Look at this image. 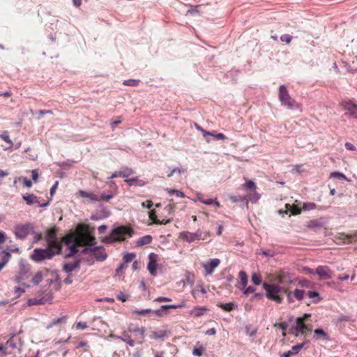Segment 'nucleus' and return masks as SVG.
<instances>
[{
	"label": "nucleus",
	"mask_w": 357,
	"mask_h": 357,
	"mask_svg": "<svg viewBox=\"0 0 357 357\" xmlns=\"http://www.w3.org/2000/svg\"><path fill=\"white\" fill-rule=\"evenodd\" d=\"M220 261L219 259L215 258L210 259L207 263L203 264V267L206 274H211L213 272L214 269L218 266Z\"/></svg>",
	"instance_id": "nucleus-20"
},
{
	"label": "nucleus",
	"mask_w": 357,
	"mask_h": 357,
	"mask_svg": "<svg viewBox=\"0 0 357 357\" xmlns=\"http://www.w3.org/2000/svg\"><path fill=\"white\" fill-rule=\"evenodd\" d=\"M134 174V171L128 167H123L122 170L114 172L108 179H112L116 177L128 178Z\"/></svg>",
	"instance_id": "nucleus-22"
},
{
	"label": "nucleus",
	"mask_w": 357,
	"mask_h": 357,
	"mask_svg": "<svg viewBox=\"0 0 357 357\" xmlns=\"http://www.w3.org/2000/svg\"><path fill=\"white\" fill-rule=\"evenodd\" d=\"M252 193L249 195V200L252 203H256L261 197V195L256 192V190L255 191H251Z\"/></svg>",
	"instance_id": "nucleus-50"
},
{
	"label": "nucleus",
	"mask_w": 357,
	"mask_h": 357,
	"mask_svg": "<svg viewBox=\"0 0 357 357\" xmlns=\"http://www.w3.org/2000/svg\"><path fill=\"white\" fill-rule=\"evenodd\" d=\"M315 273L321 279L328 280L333 277V271L327 266H318L316 268Z\"/></svg>",
	"instance_id": "nucleus-16"
},
{
	"label": "nucleus",
	"mask_w": 357,
	"mask_h": 357,
	"mask_svg": "<svg viewBox=\"0 0 357 357\" xmlns=\"http://www.w3.org/2000/svg\"><path fill=\"white\" fill-rule=\"evenodd\" d=\"M239 278H240V286L238 287L239 289H243L246 287L248 284V275L247 273L244 271H241L239 272Z\"/></svg>",
	"instance_id": "nucleus-36"
},
{
	"label": "nucleus",
	"mask_w": 357,
	"mask_h": 357,
	"mask_svg": "<svg viewBox=\"0 0 357 357\" xmlns=\"http://www.w3.org/2000/svg\"><path fill=\"white\" fill-rule=\"evenodd\" d=\"M152 240H153V237H152V236H151L149 234L143 236L142 237H139L137 240V241L135 243V246L141 247V246H143L145 245H148L152 242Z\"/></svg>",
	"instance_id": "nucleus-29"
},
{
	"label": "nucleus",
	"mask_w": 357,
	"mask_h": 357,
	"mask_svg": "<svg viewBox=\"0 0 357 357\" xmlns=\"http://www.w3.org/2000/svg\"><path fill=\"white\" fill-rule=\"evenodd\" d=\"M52 273L54 275L55 277V279L54 280V282H57V285H56V290H59L60 288H61V279H60V277L59 275V274L57 273V271L56 270H54L52 271Z\"/></svg>",
	"instance_id": "nucleus-58"
},
{
	"label": "nucleus",
	"mask_w": 357,
	"mask_h": 357,
	"mask_svg": "<svg viewBox=\"0 0 357 357\" xmlns=\"http://www.w3.org/2000/svg\"><path fill=\"white\" fill-rule=\"evenodd\" d=\"M19 272L14 278V281L16 283H20L22 281L28 279L31 275V265L26 259H21L19 263Z\"/></svg>",
	"instance_id": "nucleus-5"
},
{
	"label": "nucleus",
	"mask_w": 357,
	"mask_h": 357,
	"mask_svg": "<svg viewBox=\"0 0 357 357\" xmlns=\"http://www.w3.org/2000/svg\"><path fill=\"white\" fill-rule=\"evenodd\" d=\"M158 255L154 252H151L149 255V263L147 265V269L152 275H155L156 269L158 267Z\"/></svg>",
	"instance_id": "nucleus-17"
},
{
	"label": "nucleus",
	"mask_w": 357,
	"mask_h": 357,
	"mask_svg": "<svg viewBox=\"0 0 357 357\" xmlns=\"http://www.w3.org/2000/svg\"><path fill=\"white\" fill-rule=\"evenodd\" d=\"M262 287L266 291V297L269 300L280 304L283 302V297L280 294H285L287 288L281 287L278 284H269L267 282H264Z\"/></svg>",
	"instance_id": "nucleus-2"
},
{
	"label": "nucleus",
	"mask_w": 357,
	"mask_h": 357,
	"mask_svg": "<svg viewBox=\"0 0 357 357\" xmlns=\"http://www.w3.org/2000/svg\"><path fill=\"white\" fill-rule=\"evenodd\" d=\"M59 231V228L56 226L50 227L45 231L44 239L46 243H49L51 241H53L58 238L57 233Z\"/></svg>",
	"instance_id": "nucleus-21"
},
{
	"label": "nucleus",
	"mask_w": 357,
	"mask_h": 357,
	"mask_svg": "<svg viewBox=\"0 0 357 357\" xmlns=\"http://www.w3.org/2000/svg\"><path fill=\"white\" fill-rule=\"evenodd\" d=\"M291 40L292 36L289 34H283L280 36V40L287 43H289Z\"/></svg>",
	"instance_id": "nucleus-64"
},
{
	"label": "nucleus",
	"mask_w": 357,
	"mask_h": 357,
	"mask_svg": "<svg viewBox=\"0 0 357 357\" xmlns=\"http://www.w3.org/2000/svg\"><path fill=\"white\" fill-rule=\"evenodd\" d=\"M0 138L3 139L5 142L8 143L10 146L13 145V142L11 139H10V137L8 135V133L7 131H4L2 134L0 135Z\"/></svg>",
	"instance_id": "nucleus-61"
},
{
	"label": "nucleus",
	"mask_w": 357,
	"mask_h": 357,
	"mask_svg": "<svg viewBox=\"0 0 357 357\" xmlns=\"http://www.w3.org/2000/svg\"><path fill=\"white\" fill-rule=\"evenodd\" d=\"M285 208H287V211H285L286 213H287V211L291 213L292 215H298L301 212V208L296 205H290L289 204H285Z\"/></svg>",
	"instance_id": "nucleus-34"
},
{
	"label": "nucleus",
	"mask_w": 357,
	"mask_h": 357,
	"mask_svg": "<svg viewBox=\"0 0 357 357\" xmlns=\"http://www.w3.org/2000/svg\"><path fill=\"white\" fill-rule=\"evenodd\" d=\"M66 319L67 316H62L61 317L54 318L47 324V325L46 326V328L50 329L56 325H59L61 324L66 323Z\"/></svg>",
	"instance_id": "nucleus-31"
},
{
	"label": "nucleus",
	"mask_w": 357,
	"mask_h": 357,
	"mask_svg": "<svg viewBox=\"0 0 357 357\" xmlns=\"http://www.w3.org/2000/svg\"><path fill=\"white\" fill-rule=\"evenodd\" d=\"M140 82L139 79H128L126 80H124L123 82V85L126 86H137Z\"/></svg>",
	"instance_id": "nucleus-49"
},
{
	"label": "nucleus",
	"mask_w": 357,
	"mask_h": 357,
	"mask_svg": "<svg viewBox=\"0 0 357 357\" xmlns=\"http://www.w3.org/2000/svg\"><path fill=\"white\" fill-rule=\"evenodd\" d=\"M54 257V253H53L52 249L47 248H37L33 250V252L31 253L30 258L33 261L38 263L46 259H52Z\"/></svg>",
	"instance_id": "nucleus-4"
},
{
	"label": "nucleus",
	"mask_w": 357,
	"mask_h": 357,
	"mask_svg": "<svg viewBox=\"0 0 357 357\" xmlns=\"http://www.w3.org/2000/svg\"><path fill=\"white\" fill-rule=\"evenodd\" d=\"M149 218L152 220L153 223L155 225L160 223V220L158 219L156 211L155 210H151L149 212Z\"/></svg>",
	"instance_id": "nucleus-54"
},
{
	"label": "nucleus",
	"mask_w": 357,
	"mask_h": 357,
	"mask_svg": "<svg viewBox=\"0 0 357 357\" xmlns=\"http://www.w3.org/2000/svg\"><path fill=\"white\" fill-rule=\"evenodd\" d=\"M278 98L281 105L291 110H301V104L297 102L289 93L285 85L282 84L278 89Z\"/></svg>",
	"instance_id": "nucleus-1"
},
{
	"label": "nucleus",
	"mask_w": 357,
	"mask_h": 357,
	"mask_svg": "<svg viewBox=\"0 0 357 357\" xmlns=\"http://www.w3.org/2000/svg\"><path fill=\"white\" fill-rule=\"evenodd\" d=\"M216 305L226 312H231L238 309V304L236 302H229L227 303H218Z\"/></svg>",
	"instance_id": "nucleus-26"
},
{
	"label": "nucleus",
	"mask_w": 357,
	"mask_h": 357,
	"mask_svg": "<svg viewBox=\"0 0 357 357\" xmlns=\"http://www.w3.org/2000/svg\"><path fill=\"white\" fill-rule=\"evenodd\" d=\"M135 257L136 255L134 252L126 253L123 257V263L126 264L130 262Z\"/></svg>",
	"instance_id": "nucleus-52"
},
{
	"label": "nucleus",
	"mask_w": 357,
	"mask_h": 357,
	"mask_svg": "<svg viewBox=\"0 0 357 357\" xmlns=\"http://www.w3.org/2000/svg\"><path fill=\"white\" fill-rule=\"evenodd\" d=\"M244 187L246 188L247 190L255 191L256 190V184L252 180H248L244 183Z\"/></svg>",
	"instance_id": "nucleus-51"
},
{
	"label": "nucleus",
	"mask_w": 357,
	"mask_h": 357,
	"mask_svg": "<svg viewBox=\"0 0 357 357\" xmlns=\"http://www.w3.org/2000/svg\"><path fill=\"white\" fill-rule=\"evenodd\" d=\"M1 257L0 258V261L1 263H2L3 264H4L6 266V264L8 262L10 257H11V255L10 253V252H8L6 250H3L1 252Z\"/></svg>",
	"instance_id": "nucleus-42"
},
{
	"label": "nucleus",
	"mask_w": 357,
	"mask_h": 357,
	"mask_svg": "<svg viewBox=\"0 0 357 357\" xmlns=\"http://www.w3.org/2000/svg\"><path fill=\"white\" fill-rule=\"evenodd\" d=\"M46 276L42 271H38L32 278L31 282L34 286L38 285L43 280V278Z\"/></svg>",
	"instance_id": "nucleus-33"
},
{
	"label": "nucleus",
	"mask_w": 357,
	"mask_h": 357,
	"mask_svg": "<svg viewBox=\"0 0 357 357\" xmlns=\"http://www.w3.org/2000/svg\"><path fill=\"white\" fill-rule=\"evenodd\" d=\"M79 194L83 198H89L93 202L99 201V196L96 194L88 192L84 190H79Z\"/></svg>",
	"instance_id": "nucleus-32"
},
{
	"label": "nucleus",
	"mask_w": 357,
	"mask_h": 357,
	"mask_svg": "<svg viewBox=\"0 0 357 357\" xmlns=\"http://www.w3.org/2000/svg\"><path fill=\"white\" fill-rule=\"evenodd\" d=\"M107 184H108L112 188L111 192H118V186L116 185L115 182L113 181L112 179H108V181H107Z\"/></svg>",
	"instance_id": "nucleus-63"
},
{
	"label": "nucleus",
	"mask_w": 357,
	"mask_h": 357,
	"mask_svg": "<svg viewBox=\"0 0 357 357\" xmlns=\"http://www.w3.org/2000/svg\"><path fill=\"white\" fill-rule=\"evenodd\" d=\"M331 177L337 178V179L347 180V176L344 174H342L341 172H332L331 174Z\"/></svg>",
	"instance_id": "nucleus-59"
},
{
	"label": "nucleus",
	"mask_w": 357,
	"mask_h": 357,
	"mask_svg": "<svg viewBox=\"0 0 357 357\" xmlns=\"http://www.w3.org/2000/svg\"><path fill=\"white\" fill-rule=\"evenodd\" d=\"M207 311L208 308L206 307L197 305L190 311V314L196 317H199L203 315Z\"/></svg>",
	"instance_id": "nucleus-28"
},
{
	"label": "nucleus",
	"mask_w": 357,
	"mask_h": 357,
	"mask_svg": "<svg viewBox=\"0 0 357 357\" xmlns=\"http://www.w3.org/2000/svg\"><path fill=\"white\" fill-rule=\"evenodd\" d=\"M80 259H77L73 263H66L63 264V270L68 274H70L75 268L79 266Z\"/></svg>",
	"instance_id": "nucleus-25"
},
{
	"label": "nucleus",
	"mask_w": 357,
	"mask_h": 357,
	"mask_svg": "<svg viewBox=\"0 0 357 357\" xmlns=\"http://www.w3.org/2000/svg\"><path fill=\"white\" fill-rule=\"evenodd\" d=\"M117 194V192H111L108 194H106L105 192L101 193V195L99 196V201H109V199L114 197Z\"/></svg>",
	"instance_id": "nucleus-38"
},
{
	"label": "nucleus",
	"mask_w": 357,
	"mask_h": 357,
	"mask_svg": "<svg viewBox=\"0 0 357 357\" xmlns=\"http://www.w3.org/2000/svg\"><path fill=\"white\" fill-rule=\"evenodd\" d=\"M252 282L255 285H259L261 283V277L259 274L254 273L251 277Z\"/></svg>",
	"instance_id": "nucleus-53"
},
{
	"label": "nucleus",
	"mask_w": 357,
	"mask_h": 357,
	"mask_svg": "<svg viewBox=\"0 0 357 357\" xmlns=\"http://www.w3.org/2000/svg\"><path fill=\"white\" fill-rule=\"evenodd\" d=\"M63 243L68 248L69 246H70L71 245H73V243H75L74 237H73V234H66L63 238Z\"/></svg>",
	"instance_id": "nucleus-45"
},
{
	"label": "nucleus",
	"mask_w": 357,
	"mask_h": 357,
	"mask_svg": "<svg viewBox=\"0 0 357 357\" xmlns=\"http://www.w3.org/2000/svg\"><path fill=\"white\" fill-rule=\"evenodd\" d=\"M111 215V212L109 208L100 204L98 206V210L93 213L90 218L91 220L97 221L99 220L106 219Z\"/></svg>",
	"instance_id": "nucleus-11"
},
{
	"label": "nucleus",
	"mask_w": 357,
	"mask_h": 357,
	"mask_svg": "<svg viewBox=\"0 0 357 357\" xmlns=\"http://www.w3.org/2000/svg\"><path fill=\"white\" fill-rule=\"evenodd\" d=\"M317 207V205L314 202H305L303 203V209L304 211H310L315 209Z\"/></svg>",
	"instance_id": "nucleus-57"
},
{
	"label": "nucleus",
	"mask_w": 357,
	"mask_h": 357,
	"mask_svg": "<svg viewBox=\"0 0 357 357\" xmlns=\"http://www.w3.org/2000/svg\"><path fill=\"white\" fill-rule=\"evenodd\" d=\"M45 301H45V298H41L39 299L36 298H32L28 299L27 305L32 306V305H43V304H45Z\"/></svg>",
	"instance_id": "nucleus-37"
},
{
	"label": "nucleus",
	"mask_w": 357,
	"mask_h": 357,
	"mask_svg": "<svg viewBox=\"0 0 357 357\" xmlns=\"http://www.w3.org/2000/svg\"><path fill=\"white\" fill-rule=\"evenodd\" d=\"M328 222V220L325 217H320L317 219L310 220L306 223V227L308 229L314 231L320 230L324 228Z\"/></svg>",
	"instance_id": "nucleus-12"
},
{
	"label": "nucleus",
	"mask_w": 357,
	"mask_h": 357,
	"mask_svg": "<svg viewBox=\"0 0 357 357\" xmlns=\"http://www.w3.org/2000/svg\"><path fill=\"white\" fill-rule=\"evenodd\" d=\"M305 294V290L299 289H296L294 291H291L288 289L285 291L287 301L289 303H294L295 300L298 301H302L304 298Z\"/></svg>",
	"instance_id": "nucleus-13"
},
{
	"label": "nucleus",
	"mask_w": 357,
	"mask_h": 357,
	"mask_svg": "<svg viewBox=\"0 0 357 357\" xmlns=\"http://www.w3.org/2000/svg\"><path fill=\"white\" fill-rule=\"evenodd\" d=\"M341 106L347 110V112L344 114L345 116L351 118H354L357 119V105L353 102L352 100L349 99L342 100L341 103Z\"/></svg>",
	"instance_id": "nucleus-8"
},
{
	"label": "nucleus",
	"mask_w": 357,
	"mask_h": 357,
	"mask_svg": "<svg viewBox=\"0 0 357 357\" xmlns=\"http://www.w3.org/2000/svg\"><path fill=\"white\" fill-rule=\"evenodd\" d=\"M30 113L33 115H34L36 114H39L38 119H40L45 114H53V111L51 109H41V110H38V111H34L33 109H31Z\"/></svg>",
	"instance_id": "nucleus-43"
},
{
	"label": "nucleus",
	"mask_w": 357,
	"mask_h": 357,
	"mask_svg": "<svg viewBox=\"0 0 357 357\" xmlns=\"http://www.w3.org/2000/svg\"><path fill=\"white\" fill-rule=\"evenodd\" d=\"M304 345H305L304 343L297 344L291 347V350H289V351L291 352V354L292 355L298 354L300 352V351L304 347Z\"/></svg>",
	"instance_id": "nucleus-46"
},
{
	"label": "nucleus",
	"mask_w": 357,
	"mask_h": 357,
	"mask_svg": "<svg viewBox=\"0 0 357 357\" xmlns=\"http://www.w3.org/2000/svg\"><path fill=\"white\" fill-rule=\"evenodd\" d=\"M306 294L310 298L312 299V302L314 303L320 302L322 299L319 293L317 291H308Z\"/></svg>",
	"instance_id": "nucleus-35"
},
{
	"label": "nucleus",
	"mask_w": 357,
	"mask_h": 357,
	"mask_svg": "<svg viewBox=\"0 0 357 357\" xmlns=\"http://www.w3.org/2000/svg\"><path fill=\"white\" fill-rule=\"evenodd\" d=\"M20 181H22L23 185L26 188H31L33 185L32 181L28 179L26 177L22 176L19 178Z\"/></svg>",
	"instance_id": "nucleus-62"
},
{
	"label": "nucleus",
	"mask_w": 357,
	"mask_h": 357,
	"mask_svg": "<svg viewBox=\"0 0 357 357\" xmlns=\"http://www.w3.org/2000/svg\"><path fill=\"white\" fill-rule=\"evenodd\" d=\"M197 346L192 350V354L196 356H201L203 354L204 350V347L200 344V342H197Z\"/></svg>",
	"instance_id": "nucleus-41"
},
{
	"label": "nucleus",
	"mask_w": 357,
	"mask_h": 357,
	"mask_svg": "<svg viewBox=\"0 0 357 357\" xmlns=\"http://www.w3.org/2000/svg\"><path fill=\"white\" fill-rule=\"evenodd\" d=\"M31 232H33V227L31 223L17 225L14 227V234L17 239L24 240Z\"/></svg>",
	"instance_id": "nucleus-6"
},
{
	"label": "nucleus",
	"mask_w": 357,
	"mask_h": 357,
	"mask_svg": "<svg viewBox=\"0 0 357 357\" xmlns=\"http://www.w3.org/2000/svg\"><path fill=\"white\" fill-rule=\"evenodd\" d=\"M47 248L52 249V251L54 253L55 256L60 255L62 252L63 243L59 238L50 241L47 243Z\"/></svg>",
	"instance_id": "nucleus-18"
},
{
	"label": "nucleus",
	"mask_w": 357,
	"mask_h": 357,
	"mask_svg": "<svg viewBox=\"0 0 357 357\" xmlns=\"http://www.w3.org/2000/svg\"><path fill=\"white\" fill-rule=\"evenodd\" d=\"M111 232L112 235L114 236L116 238H118L119 241H124L127 235L129 236H132V230L128 229L125 225L114 227L111 230Z\"/></svg>",
	"instance_id": "nucleus-9"
},
{
	"label": "nucleus",
	"mask_w": 357,
	"mask_h": 357,
	"mask_svg": "<svg viewBox=\"0 0 357 357\" xmlns=\"http://www.w3.org/2000/svg\"><path fill=\"white\" fill-rule=\"evenodd\" d=\"M200 229L197 230L194 233H191L189 231H182L180 233L179 238L183 241H185L188 243H192L196 240H199L201 236Z\"/></svg>",
	"instance_id": "nucleus-15"
},
{
	"label": "nucleus",
	"mask_w": 357,
	"mask_h": 357,
	"mask_svg": "<svg viewBox=\"0 0 357 357\" xmlns=\"http://www.w3.org/2000/svg\"><path fill=\"white\" fill-rule=\"evenodd\" d=\"M109 337H111L112 338H116V339L121 340L123 342H126L127 341L126 339L130 337V336L129 335V334H128V333L127 331H123L121 335H115V334H111L109 335Z\"/></svg>",
	"instance_id": "nucleus-47"
},
{
	"label": "nucleus",
	"mask_w": 357,
	"mask_h": 357,
	"mask_svg": "<svg viewBox=\"0 0 357 357\" xmlns=\"http://www.w3.org/2000/svg\"><path fill=\"white\" fill-rule=\"evenodd\" d=\"M128 331L135 333L136 335H139V340L137 342L139 344H142L144 342V333H145V328L144 327H132V325H130L128 327Z\"/></svg>",
	"instance_id": "nucleus-23"
},
{
	"label": "nucleus",
	"mask_w": 357,
	"mask_h": 357,
	"mask_svg": "<svg viewBox=\"0 0 357 357\" xmlns=\"http://www.w3.org/2000/svg\"><path fill=\"white\" fill-rule=\"evenodd\" d=\"M153 311L154 310H152L151 309H143V310H133L132 313L133 314H138V315H149V316H151V315H154V313H153Z\"/></svg>",
	"instance_id": "nucleus-40"
},
{
	"label": "nucleus",
	"mask_w": 357,
	"mask_h": 357,
	"mask_svg": "<svg viewBox=\"0 0 357 357\" xmlns=\"http://www.w3.org/2000/svg\"><path fill=\"white\" fill-rule=\"evenodd\" d=\"M170 332L166 330L153 331L150 338L153 340H164L169 335Z\"/></svg>",
	"instance_id": "nucleus-24"
},
{
	"label": "nucleus",
	"mask_w": 357,
	"mask_h": 357,
	"mask_svg": "<svg viewBox=\"0 0 357 357\" xmlns=\"http://www.w3.org/2000/svg\"><path fill=\"white\" fill-rule=\"evenodd\" d=\"M186 172L185 169H183L182 167H175L173 169H172L168 174L167 177L170 178L172 177L174 173L178 172V174H183Z\"/></svg>",
	"instance_id": "nucleus-55"
},
{
	"label": "nucleus",
	"mask_w": 357,
	"mask_h": 357,
	"mask_svg": "<svg viewBox=\"0 0 357 357\" xmlns=\"http://www.w3.org/2000/svg\"><path fill=\"white\" fill-rule=\"evenodd\" d=\"M185 306V301H183L178 304L162 305L158 310L153 311L154 315L158 317H163L169 314V310L182 308Z\"/></svg>",
	"instance_id": "nucleus-7"
},
{
	"label": "nucleus",
	"mask_w": 357,
	"mask_h": 357,
	"mask_svg": "<svg viewBox=\"0 0 357 357\" xmlns=\"http://www.w3.org/2000/svg\"><path fill=\"white\" fill-rule=\"evenodd\" d=\"M95 244H96V241L91 243L88 247L83 248L81 250V253L86 255L91 252L97 261H105L108 257L105 252V248L102 245L96 246L94 245Z\"/></svg>",
	"instance_id": "nucleus-3"
},
{
	"label": "nucleus",
	"mask_w": 357,
	"mask_h": 357,
	"mask_svg": "<svg viewBox=\"0 0 357 357\" xmlns=\"http://www.w3.org/2000/svg\"><path fill=\"white\" fill-rule=\"evenodd\" d=\"M306 328L307 325L303 322V318L297 317L295 320V325L290 328V333L296 337L299 334L306 335Z\"/></svg>",
	"instance_id": "nucleus-10"
},
{
	"label": "nucleus",
	"mask_w": 357,
	"mask_h": 357,
	"mask_svg": "<svg viewBox=\"0 0 357 357\" xmlns=\"http://www.w3.org/2000/svg\"><path fill=\"white\" fill-rule=\"evenodd\" d=\"M129 186H139L142 187L145 185L146 182L143 180L139 179L137 176L130 178H126L124 181Z\"/></svg>",
	"instance_id": "nucleus-27"
},
{
	"label": "nucleus",
	"mask_w": 357,
	"mask_h": 357,
	"mask_svg": "<svg viewBox=\"0 0 357 357\" xmlns=\"http://www.w3.org/2000/svg\"><path fill=\"white\" fill-rule=\"evenodd\" d=\"M313 338L315 340L322 339L324 340H329L330 339L328 333L321 328L314 330Z\"/></svg>",
	"instance_id": "nucleus-30"
},
{
	"label": "nucleus",
	"mask_w": 357,
	"mask_h": 357,
	"mask_svg": "<svg viewBox=\"0 0 357 357\" xmlns=\"http://www.w3.org/2000/svg\"><path fill=\"white\" fill-rule=\"evenodd\" d=\"M123 121V119L122 116H117L116 117V119L115 120H112L111 121V127H112V129L114 130L115 127L121 123Z\"/></svg>",
	"instance_id": "nucleus-60"
},
{
	"label": "nucleus",
	"mask_w": 357,
	"mask_h": 357,
	"mask_svg": "<svg viewBox=\"0 0 357 357\" xmlns=\"http://www.w3.org/2000/svg\"><path fill=\"white\" fill-rule=\"evenodd\" d=\"M166 190L170 196L175 195L179 197H185V194L181 190L170 188H167Z\"/></svg>",
	"instance_id": "nucleus-48"
},
{
	"label": "nucleus",
	"mask_w": 357,
	"mask_h": 357,
	"mask_svg": "<svg viewBox=\"0 0 357 357\" xmlns=\"http://www.w3.org/2000/svg\"><path fill=\"white\" fill-rule=\"evenodd\" d=\"M22 199L26 202V204L27 205H32L33 204H38L39 206L40 207H43V208H45L46 206H47L50 202L52 201V199L50 198L46 202H44L43 204H40L38 200H37V197L33 195V194H26V195H22Z\"/></svg>",
	"instance_id": "nucleus-14"
},
{
	"label": "nucleus",
	"mask_w": 357,
	"mask_h": 357,
	"mask_svg": "<svg viewBox=\"0 0 357 357\" xmlns=\"http://www.w3.org/2000/svg\"><path fill=\"white\" fill-rule=\"evenodd\" d=\"M68 248L69 249L70 252L66 255V257H71L79 252V250L77 249L75 243H73V245L69 246Z\"/></svg>",
	"instance_id": "nucleus-44"
},
{
	"label": "nucleus",
	"mask_w": 357,
	"mask_h": 357,
	"mask_svg": "<svg viewBox=\"0 0 357 357\" xmlns=\"http://www.w3.org/2000/svg\"><path fill=\"white\" fill-rule=\"evenodd\" d=\"M275 326L280 328L282 331V335L286 336V331L288 327V324L287 322H280L275 324Z\"/></svg>",
	"instance_id": "nucleus-56"
},
{
	"label": "nucleus",
	"mask_w": 357,
	"mask_h": 357,
	"mask_svg": "<svg viewBox=\"0 0 357 357\" xmlns=\"http://www.w3.org/2000/svg\"><path fill=\"white\" fill-rule=\"evenodd\" d=\"M119 241L118 238H116L114 236L112 235V232L110 231L109 236H105L102 239V242L107 244H114Z\"/></svg>",
	"instance_id": "nucleus-39"
},
{
	"label": "nucleus",
	"mask_w": 357,
	"mask_h": 357,
	"mask_svg": "<svg viewBox=\"0 0 357 357\" xmlns=\"http://www.w3.org/2000/svg\"><path fill=\"white\" fill-rule=\"evenodd\" d=\"M23 342L20 337H17L15 334H13L6 342V345L12 349H17L20 351Z\"/></svg>",
	"instance_id": "nucleus-19"
}]
</instances>
